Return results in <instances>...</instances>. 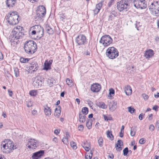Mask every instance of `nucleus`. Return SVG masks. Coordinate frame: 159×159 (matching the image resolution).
Returning a JSON list of instances; mask_svg holds the SVG:
<instances>
[{
    "label": "nucleus",
    "instance_id": "nucleus-1",
    "mask_svg": "<svg viewBox=\"0 0 159 159\" xmlns=\"http://www.w3.org/2000/svg\"><path fill=\"white\" fill-rule=\"evenodd\" d=\"M1 148L3 152L8 153L12 152V150L16 148V146H14L13 143L11 140H6L2 142Z\"/></svg>",
    "mask_w": 159,
    "mask_h": 159
},
{
    "label": "nucleus",
    "instance_id": "nucleus-2",
    "mask_svg": "<svg viewBox=\"0 0 159 159\" xmlns=\"http://www.w3.org/2000/svg\"><path fill=\"white\" fill-rule=\"evenodd\" d=\"M37 46L36 43L32 40L26 41L24 44V49L27 53L33 54L36 51Z\"/></svg>",
    "mask_w": 159,
    "mask_h": 159
},
{
    "label": "nucleus",
    "instance_id": "nucleus-3",
    "mask_svg": "<svg viewBox=\"0 0 159 159\" xmlns=\"http://www.w3.org/2000/svg\"><path fill=\"white\" fill-rule=\"evenodd\" d=\"M23 27L17 26L14 28L11 34V38L18 39L22 38L24 35Z\"/></svg>",
    "mask_w": 159,
    "mask_h": 159
},
{
    "label": "nucleus",
    "instance_id": "nucleus-4",
    "mask_svg": "<svg viewBox=\"0 0 159 159\" xmlns=\"http://www.w3.org/2000/svg\"><path fill=\"white\" fill-rule=\"evenodd\" d=\"M19 17L17 12L11 11L8 14L7 16V21L10 25H16L18 23L20 20Z\"/></svg>",
    "mask_w": 159,
    "mask_h": 159
},
{
    "label": "nucleus",
    "instance_id": "nucleus-5",
    "mask_svg": "<svg viewBox=\"0 0 159 159\" xmlns=\"http://www.w3.org/2000/svg\"><path fill=\"white\" fill-rule=\"evenodd\" d=\"M106 56L110 59H113L119 55L117 50L113 47L108 48L106 51Z\"/></svg>",
    "mask_w": 159,
    "mask_h": 159
},
{
    "label": "nucleus",
    "instance_id": "nucleus-6",
    "mask_svg": "<svg viewBox=\"0 0 159 159\" xmlns=\"http://www.w3.org/2000/svg\"><path fill=\"white\" fill-rule=\"evenodd\" d=\"M149 10L152 14L156 16L159 15V1H153L149 6Z\"/></svg>",
    "mask_w": 159,
    "mask_h": 159
},
{
    "label": "nucleus",
    "instance_id": "nucleus-7",
    "mask_svg": "<svg viewBox=\"0 0 159 159\" xmlns=\"http://www.w3.org/2000/svg\"><path fill=\"white\" fill-rule=\"evenodd\" d=\"M129 6L128 1L122 0L118 2L117 7L118 10L121 12L127 11Z\"/></svg>",
    "mask_w": 159,
    "mask_h": 159
},
{
    "label": "nucleus",
    "instance_id": "nucleus-8",
    "mask_svg": "<svg viewBox=\"0 0 159 159\" xmlns=\"http://www.w3.org/2000/svg\"><path fill=\"white\" fill-rule=\"evenodd\" d=\"M112 42V39L109 35H105L101 38L99 42L102 44L104 47L109 46Z\"/></svg>",
    "mask_w": 159,
    "mask_h": 159
},
{
    "label": "nucleus",
    "instance_id": "nucleus-9",
    "mask_svg": "<svg viewBox=\"0 0 159 159\" xmlns=\"http://www.w3.org/2000/svg\"><path fill=\"white\" fill-rule=\"evenodd\" d=\"M133 3L134 6L137 9H144L147 7L145 0H134Z\"/></svg>",
    "mask_w": 159,
    "mask_h": 159
},
{
    "label": "nucleus",
    "instance_id": "nucleus-10",
    "mask_svg": "<svg viewBox=\"0 0 159 159\" xmlns=\"http://www.w3.org/2000/svg\"><path fill=\"white\" fill-rule=\"evenodd\" d=\"M46 13V9L45 7L43 6H39L38 7V10L36 15L35 19L40 18L43 17L45 15Z\"/></svg>",
    "mask_w": 159,
    "mask_h": 159
},
{
    "label": "nucleus",
    "instance_id": "nucleus-11",
    "mask_svg": "<svg viewBox=\"0 0 159 159\" xmlns=\"http://www.w3.org/2000/svg\"><path fill=\"white\" fill-rule=\"evenodd\" d=\"M75 42L79 45H84L87 42L86 38L83 34H79L76 38Z\"/></svg>",
    "mask_w": 159,
    "mask_h": 159
},
{
    "label": "nucleus",
    "instance_id": "nucleus-12",
    "mask_svg": "<svg viewBox=\"0 0 159 159\" xmlns=\"http://www.w3.org/2000/svg\"><path fill=\"white\" fill-rule=\"evenodd\" d=\"M34 29H36L37 37L39 38L42 37L43 34V30L42 27L39 25H35L33 27Z\"/></svg>",
    "mask_w": 159,
    "mask_h": 159
},
{
    "label": "nucleus",
    "instance_id": "nucleus-13",
    "mask_svg": "<svg viewBox=\"0 0 159 159\" xmlns=\"http://www.w3.org/2000/svg\"><path fill=\"white\" fill-rule=\"evenodd\" d=\"M42 80L40 79L39 77H36L34 80L33 85L36 88H39L42 84Z\"/></svg>",
    "mask_w": 159,
    "mask_h": 159
},
{
    "label": "nucleus",
    "instance_id": "nucleus-14",
    "mask_svg": "<svg viewBox=\"0 0 159 159\" xmlns=\"http://www.w3.org/2000/svg\"><path fill=\"white\" fill-rule=\"evenodd\" d=\"M44 150H41L33 153L32 156L33 159H38L41 158L44 154Z\"/></svg>",
    "mask_w": 159,
    "mask_h": 159
},
{
    "label": "nucleus",
    "instance_id": "nucleus-15",
    "mask_svg": "<svg viewBox=\"0 0 159 159\" xmlns=\"http://www.w3.org/2000/svg\"><path fill=\"white\" fill-rule=\"evenodd\" d=\"M38 64L36 62H32L30 63L29 69L32 70L31 73L36 71L38 69Z\"/></svg>",
    "mask_w": 159,
    "mask_h": 159
},
{
    "label": "nucleus",
    "instance_id": "nucleus-16",
    "mask_svg": "<svg viewBox=\"0 0 159 159\" xmlns=\"http://www.w3.org/2000/svg\"><path fill=\"white\" fill-rule=\"evenodd\" d=\"M27 145H28L27 147L28 148L32 149H35V147H37L36 141L34 139H30Z\"/></svg>",
    "mask_w": 159,
    "mask_h": 159
},
{
    "label": "nucleus",
    "instance_id": "nucleus-17",
    "mask_svg": "<svg viewBox=\"0 0 159 159\" xmlns=\"http://www.w3.org/2000/svg\"><path fill=\"white\" fill-rule=\"evenodd\" d=\"M101 89V86L98 83L94 84L91 86V90L93 92H98Z\"/></svg>",
    "mask_w": 159,
    "mask_h": 159
},
{
    "label": "nucleus",
    "instance_id": "nucleus-18",
    "mask_svg": "<svg viewBox=\"0 0 159 159\" xmlns=\"http://www.w3.org/2000/svg\"><path fill=\"white\" fill-rule=\"evenodd\" d=\"M154 54V51L152 50L149 49L145 51L144 56L146 58L149 59L153 56Z\"/></svg>",
    "mask_w": 159,
    "mask_h": 159
},
{
    "label": "nucleus",
    "instance_id": "nucleus-19",
    "mask_svg": "<svg viewBox=\"0 0 159 159\" xmlns=\"http://www.w3.org/2000/svg\"><path fill=\"white\" fill-rule=\"evenodd\" d=\"M44 111L45 114L48 116H49L51 114V109L50 107H48L47 105L43 106Z\"/></svg>",
    "mask_w": 159,
    "mask_h": 159
},
{
    "label": "nucleus",
    "instance_id": "nucleus-20",
    "mask_svg": "<svg viewBox=\"0 0 159 159\" xmlns=\"http://www.w3.org/2000/svg\"><path fill=\"white\" fill-rule=\"evenodd\" d=\"M102 3L103 2H101L96 5L95 8L93 10L94 15H97L99 12L102 6Z\"/></svg>",
    "mask_w": 159,
    "mask_h": 159
},
{
    "label": "nucleus",
    "instance_id": "nucleus-21",
    "mask_svg": "<svg viewBox=\"0 0 159 159\" xmlns=\"http://www.w3.org/2000/svg\"><path fill=\"white\" fill-rule=\"evenodd\" d=\"M52 62V60H50L49 61H46L44 63V69L48 70L50 69V66Z\"/></svg>",
    "mask_w": 159,
    "mask_h": 159
},
{
    "label": "nucleus",
    "instance_id": "nucleus-22",
    "mask_svg": "<svg viewBox=\"0 0 159 159\" xmlns=\"http://www.w3.org/2000/svg\"><path fill=\"white\" fill-rule=\"evenodd\" d=\"M124 90L126 94L127 95H130L132 93V89L129 85H127L125 86L124 88Z\"/></svg>",
    "mask_w": 159,
    "mask_h": 159
},
{
    "label": "nucleus",
    "instance_id": "nucleus-23",
    "mask_svg": "<svg viewBox=\"0 0 159 159\" xmlns=\"http://www.w3.org/2000/svg\"><path fill=\"white\" fill-rule=\"evenodd\" d=\"M123 146V143L122 141L120 140H118L115 147L116 149L118 151H120L122 149L121 146Z\"/></svg>",
    "mask_w": 159,
    "mask_h": 159
},
{
    "label": "nucleus",
    "instance_id": "nucleus-24",
    "mask_svg": "<svg viewBox=\"0 0 159 159\" xmlns=\"http://www.w3.org/2000/svg\"><path fill=\"white\" fill-rule=\"evenodd\" d=\"M116 12L114 11H112L110 13L108 16V21H111L113 20L115 17L116 16Z\"/></svg>",
    "mask_w": 159,
    "mask_h": 159
},
{
    "label": "nucleus",
    "instance_id": "nucleus-25",
    "mask_svg": "<svg viewBox=\"0 0 159 159\" xmlns=\"http://www.w3.org/2000/svg\"><path fill=\"white\" fill-rule=\"evenodd\" d=\"M96 105L98 107L102 109H106L107 108V105L103 102H97Z\"/></svg>",
    "mask_w": 159,
    "mask_h": 159
},
{
    "label": "nucleus",
    "instance_id": "nucleus-26",
    "mask_svg": "<svg viewBox=\"0 0 159 159\" xmlns=\"http://www.w3.org/2000/svg\"><path fill=\"white\" fill-rule=\"evenodd\" d=\"M116 105V102H112L109 105L110 110L112 111H113L116 109L117 107Z\"/></svg>",
    "mask_w": 159,
    "mask_h": 159
},
{
    "label": "nucleus",
    "instance_id": "nucleus-27",
    "mask_svg": "<svg viewBox=\"0 0 159 159\" xmlns=\"http://www.w3.org/2000/svg\"><path fill=\"white\" fill-rule=\"evenodd\" d=\"M16 3V0H7L6 4L8 7H13Z\"/></svg>",
    "mask_w": 159,
    "mask_h": 159
},
{
    "label": "nucleus",
    "instance_id": "nucleus-28",
    "mask_svg": "<svg viewBox=\"0 0 159 159\" xmlns=\"http://www.w3.org/2000/svg\"><path fill=\"white\" fill-rule=\"evenodd\" d=\"M79 121L81 123H83L85 121V117L86 116L85 115H84L82 114L81 112H80L79 113Z\"/></svg>",
    "mask_w": 159,
    "mask_h": 159
},
{
    "label": "nucleus",
    "instance_id": "nucleus-29",
    "mask_svg": "<svg viewBox=\"0 0 159 159\" xmlns=\"http://www.w3.org/2000/svg\"><path fill=\"white\" fill-rule=\"evenodd\" d=\"M82 146L86 151H89L90 149V144L87 142L84 143Z\"/></svg>",
    "mask_w": 159,
    "mask_h": 159
},
{
    "label": "nucleus",
    "instance_id": "nucleus-30",
    "mask_svg": "<svg viewBox=\"0 0 159 159\" xmlns=\"http://www.w3.org/2000/svg\"><path fill=\"white\" fill-rule=\"evenodd\" d=\"M70 137V136L68 133H66V136H65L62 139V141L63 143L65 144H67L68 143V139Z\"/></svg>",
    "mask_w": 159,
    "mask_h": 159
},
{
    "label": "nucleus",
    "instance_id": "nucleus-31",
    "mask_svg": "<svg viewBox=\"0 0 159 159\" xmlns=\"http://www.w3.org/2000/svg\"><path fill=\"white\" fill-rule=\"evenodd\" d=\"M61 108H56L55 111L54 115L57 118H59L61 114Z\"/></svg>",
    "mask_w": 159,
    "mask_h": 159
},
{
    "label": "nucleus",
    "instance_id": "nucleus-32",
    "mask_svg": "<svg viewBox=\"0 0 159 159\" xmlns=\"http://www.w3.org/2000/svg\"><path fill=\"white\" fill-rule=\"evenodd\" d=\"M48 84L50 87H52L56 83V80L52 78L48 79L47 80Z\"/></svg>",
    "mask_w": 159,
    "mask_h": 159
},
{
    "label": "nucleus",
    "instance_id": "nucleus-33",
    "mask_svg": "<svg viewBox=\"0 0 159 159\" xmlns=\"http://www.w3.org/2000/svg\"><path fill=\"white\" fill-rule=\"evenodd\" d=\"M45 30L46 31L47 33L49 34H53L54 33V31L48 25H46Z\"/></svg>",
    "mask_w": 159,
    "mask_h": 159
},
{
    "label": "nucleus",
    "instance_id": "nucleus-34",
    "mask_svg": "<svg viewBox=\"0 0 159 159\" xmlns=\"http://www.w3.org/2000/svg\"><path fill=\"white\" fill-rule=\"evenodd\" d=\"M108 138H109L111 140L114 139V137L112 134L111 132L107 130L106 132Z\"/></svg>",
    "mask_w": 159,
    "mask_h": 159
},
{
    "label": "nucleus",
    "instance_id": "nucleus-35",
    "mask_svg": "<svg viewBox=\"0 0 159 159\" xmlns=\"http://www.w3.org/2000/svg\"><path fill=\"white\" fill-rule=\"evenodd\" d=\"M83 115H87L88 112V108L86 107H84L82 108L81 111Z\"/></svg>",
    "mask_w": 159,
    "mask_h": 159
},
{
    "label": "nucleus",
    "instance_id": "nucleus-36",
    "mask_svg": "<svg viewBox=\"0 0 159 159\" xmlns=\"http://www.w3.org/2000/svg\"><path fill=\"white\" fill-rule=\"evenodd\" d=\"M93 155V152L91 150L90 152L89 153H88L85 156V159H91Z\"/></svg>",
    "mask_w": 159,
    "mask_h": 159
},
{
    "label": "nucleus",
    "instance_id": "nucleus-37",
    "mask_svg": "<svg viewBox=\"0 0 159 159\" xmlns=\"http://www.w3.org/2000/svg\"><path fill=\"white\" fill-rule=\"evenodd\" d=\"M92 125V122L91 121L88 120L86 123V126L89 129H91Z\"/></svg>",
    "mask_w": 159,
    "mask_h": 159
},
{
    "label": "nucleus",
    "instance_id": "nucleus-38",
    "mask_svg": "<svg viewBox=\"0 0 159 159\" xmlns=\"http://www.w3.org/2000/svg\"><path fill=\"white\" fill-rule=\"evenodd\" d=\"M29 94L31 96H34L37 95V92L35 90H32L30 91Z\"/></svg>",
    "mask_w": 159,
    "mask_h": 159
},
{
    "label": "nucleus",
    "instance_id": "nucleus-39",
    "mask_svg": "<svg viewBox=\"0 0 159 159\" xmlns=\"http://www.w3.org/2000/svg\"><path fill=\"white\" fill-rule=\"evenodd\" d=\"M29 59L28 58H25L23 57L20 58V61L21 63H26L28 62Z\"/></svg>",
    "mask_w": 159,
    "mask_h": 159
},
{
    "label": "nucleus",
    "instance_id": "nucleus-40",
    "mask_svg": "<svg viewBox=\"0 0 159 159\" xmlns=\"http://www.w3.org/2000/svg\"><path fill=\"white\" fill-rule=\"evenodd\" d=\"M98 143L99 146L101 147L102 146L103 140L102 137L100 138L98 140Z\"/></svg>",
    "mask_w": 159,
    "mask_h": 159
},
{
    "label": "nucleus",
    "instance_id": "nucleus-41",
    "mask_svg": "<svg viewBox=\"0 0 159 159\" xmlns=\"http://www.w3.org/2000/svg\"><path fill=\"white\" fill-rule=\"evenodd\" d=\"M66 84L69 86L71 87L72 84V81L70 80L69 78L66 79Z\"/></svg>",
    "mask_w": 159,
    "mask_h": 159
},
{
    "label": "nucleus",
    "instance_id": "nucleus-42",
    "mask_svg": "<svg viewBox=\"0 0 159 159\" xmlns=\"http://www.w3.org/2000/svg\"><path fill=\"white\" fill-rule=\"evenodd\" d=\"M128 108V111L131 114L133 113L135 110V109L132 107H129Z\"/></svg>",
    "mask_w": 159,
    "mask_h": 159
},
{
    "label": "nucleus",
    "instance_id": "nucleus-43",
    "mask_svg": "<svg viewBox=\"0 0 159 159\" xmlns=\"http://www.w3.org/2000/svg\"><path fill=\"white\" fill-rule=\"evenodd\" d=\"M70 145L71 147L73 149H75L77 148L76 144L75 143L71 142L70 143Z\"/></svg>",
    "mask_w": 159,
    "mask_h": 159
},
{
    "label": "nucleus",
    "instance_id": "nucleus-44",
    "mask_svg": "<svg viewBox=\"0 0 159 159\" xmlns=\"http://www.w3.org/2000/svg\"><path fill=\"white\" fill-rule=\"evenodd\" d=\"M14 71L16 77H18L19 75V71L18 69L17 68H15Z\"/></svg>",
    "mask_w": 159,
    "mask_h": 159
},
{
    "label": "nucleus",
    "instance_id": "nucleus-45",
    "mask_svg": "<svg viewBox=\"0 0 159 159\" xmlns=\"http://www.w3.org/2000/svg\"><path fill=\"white\" fill-rule=\"evenodd\" d=\"M128 148H125L123 150V155L124 156H127L128 152Z\"/></svg>",
    "mask_w": 159,
    "mask_h": 159
},
{
    "label": "nucleus",
    "instance_id": "nucleus-46",
    "mask_svg": "<svg viewBox=\"0 0 159 159\" xmlns=\"http://www.w3.org/2000/svg\"><path fill=\"white\" fill-rule=\"evenodd\" d=\"M146 140L144 138L141 139L139 140V143L141 144H144L146 142Z\"/></svg>",
    "mask_w": 159,
    "mask_h": 159
},
{
    "label": "nucleus",
    "instance_id": "nucleus-47",
    "mask_svg": "<svg viewBox=\"0 0 159 159\" xmlns=\"http://www.w3.org/2000/svg\"><path fill=\"white\" fill-rule=\"evenodd\" d=\"M142 96L144 100H147L148 98V96L146 94L143 93L142 95Z\"/></svg>",
    "mask_w": 159,
    "mask_h": 159
},
{
    "label": "nucleus",
    "instance_id": "nucleus-48",
    "mask_svg": "<svg viewBox=\"0 0 159 159\" xmlns=\"http://www.w3.org/2000/svg\"><path fill=\"white\" fill-rule=\"evenodd\" d=\"M135 132L134 131V129H131L130 131V135L132 136H133L135 135Z\"/></svg>",
    "mask_w": 159,
    "mask_h": 159
},
{
    "label": "nucleus",
    "instance_id": "nucleus-49",
    "mask_svg": "<svg viewBox=\"0 0 159 159\" xmlns=\"http://www.w3.org/2000/svg\"><path fill=\"white\" fill-rule=\"evenodd\" d=\"M78 128L79 131H82L84 129V127L83 125H80L78 126Z\"/></svg>",
    "mask_w": 159,
    "mask_h": 159
},
{
    "label": "nucleus",
    "instance_id": "nucleus-50",
    "mask_svg": "<svg viewBox=\"0 0 159 159\" xmlns=\"http://www.w3.org/2000/svg\"><path fill=\"white\" fill-rule=\"evenodd\" d=\"M149 129L150 130L152 131L154 129V126L152 125H150L149 127Z\"/></svg>",
    "mask_w": 159,
    "mask_h": 159
},
{
    "label": "nucleus",
    "instance_id": "nucleus-51",
    "mask_svg": "<svg viewBox=\"0 0 159 159\" xmlns=\"http://www.w3.org/2000/svg\"><path fill=\"white\" fill-rule=\"evenodd\" d=\"M26 106L28 107H30L32 106V103L31 101H30L29 102L27 103Z\"/></svg>",
    "mask_w": 159,
    "mask_h": 159
},
{
    "label": "nucleus",
    "instance_id": "nucleus-52",
    "mask_svg": "<svg viewBox=\"0 0 159 159\" xmlns=\"http://www.w3.org/2000/svg\"><path fill=\"white\" fill-rule=\"evenodd\" d=\"M115 0H111L109 3H108V6L109 7H110L111 6L112 4L113 3L114 1Z\"/></svg>",
    "mask_w": 159,
    "mask_h": 159
},
{
    "label": "nucleus",
    "instance_id": "nucleus-53",
    "mask_svg": "<svg viewBox=\"0 0 159 159\" xmlns=\"http://www.w3.org/2000/svg\"><path fill=\"white\" fill-rule=\"evenodd\" d=\"M114 90L113 89H111L109 90V94L110 95L114 94Z\"/></svg>",
    "mask_w": 159,
    "mask_h": 159
},
{
    "label": "nucleus",
    "instance_id": "nucleus-54",
    "mask_svg": "<svg viewBox=\"0 0 159 159\" xmlns=\"http://www.w3.org/2000/svg\"><path fill=\"white\" fill-rule=\"evenodd\" d=\"M60 18L64 19H65V16L64 14H61L60 15Z\"/></svg>",
    "mask_w": 159,
    "mask_h": 159
},
{
    "label": "nucleus",
    "instance_id": "nucleus-55",
    "mask_svg": "<svg viewBox=\"0 0 159 159\" xmlns=\"http://www.w3.org/2000/svg\"><path fill=\"white\" fill-rule=\"evenodd\" d=\"M52 141L55 143H57L58 141V139L57 137H54L53 138Z\"/></svg>",
    "mask_w": 159,
    "mask_h": 159
},
{
    "label": "nucleus",
    "instance_id": "nucleus-56",
    "mask_svg": "<svg viewBox=\"0 0 159 159\" xmlns=\"http://www.w3.org/2000/svg\"><path fill=\"white\" fill-rule=\"evenodd\" d=\"M156 127L157 129L158 130H159V120L157 121Z\"/></svg>",
    "mask_w": 159,
    "mask_h": 159
},
{
    "label": "nucleus",
    "instance_id": "nucleus-57",
    "mask_svg": "<svg viewBox=\"0 0 159 159\" xmlns=\"http://www.w3.org/2000/svg\"><path fill=\"white\" fill-rule=\"evenodd\" d=\"M60 130L55 129L54 131V133L56 135H58L60 133Z\"/></svg>",
    "mask_w": 159,
    "mask_h": 159
},
{
    "label": "nucleus",
    "instance_id": "nucleus-58",
    "mask_svg": "<svg viewBox=\"0 0 159 159\" xmlns=\"http://www.w3.org/2000/svg\"><path fill=\"white\" fill-rule=\"evenodd\" d=\"M144 115L143 114H141L139 116V119L140 120H142L143 119V117Z\"/></svg>",
    "mask_w": 159,
    "mask_h": 159
},
{
    "label": "nucleus",
    "instance_id": "nucleus-59",
    "mask_svg": "<svg viewBox=\"0 0 159 159\" xmlns=\"http://www.w3.org/2000/svg\"><path fill=\"white\" fill-rule=\"evenodd\" d=\"M124 131H120V137L121 138H122L123 137V134H124Z\"/></svg>",
    "mask_w": 159,
    "mask_h": 159
},
{
    "label": "nucleus",
    "instance_id": "nucleus-60",
    "mask_svg": "<svg viewBox=\"0 0 159 159\" xmlns=\"http://www.w3.org/2000/svg\"><path fill=\"white\" fill-rule=\"evenodd\" d=\"M32 114L33 115H34L37 114V111L35 110H33L32 111Z\"/></svg>",
    "mask_w": 159,
    "mask_h": 159
},
{
    "label": "nucleus",
    "instance_id": "nucleus-61",
    "mask_svg": "<svg viewBox=\"0 0 159 159\" xmlns=\"http://www.w3.org/2000/svg\"><path fill=\"white\" fill-rule=\"evenodd\" d=\"M154 97L156 98H158L159 97V93L157 92V94H154Z\"/></svg>",
    "mask_w": 159,
    "mask_h": 159
},
{
    "label": "nucleus",
    "instance_id": "nucleus-62",
    "mask_svg": "<svg viewBox=\"0 0 159 159\" xmlns=\"http://www.w3.org/2000/svg\"><path fill=\"white\" fill-rule=\"evenodd\" d=\"M31 33L33 35H35V34H37L36 29H34V30H33L31 32Z\"/></svg>",
    "mask_w": 159,
    "mask_h": 159
},
{
    "label": "nucleus",
    "instance_id": "nucleus-63",
    "mask_svg": "<svg viewBox=\"0 0 159 159\" xmlns=\"http://www.w3.org/2000/svg\"><path fill=\"white\" fill-rule=\"evenodd\" d=\"M3 58V55L2 53L0 52V60H2Z\"/></svg>",
    "mask_w": 159,
    "mask_h": 159
},
{
    "label": "nucleus",
    "instance_id": "nucleus-64",
    "mask_svg": "<svg viewBox=\"0 0 159 159\" xmlns=\"http://www.w3.org/2000/svg\"><path fill=\"white\" fill-rule=\"evenodd\" d=\"M88 104L90 106L92 107V106L93 103L91 101L89 100L88 101Z\"/></svg>",
    "mask_w": 159,
    "mask_h": 159
}]
</instances>
